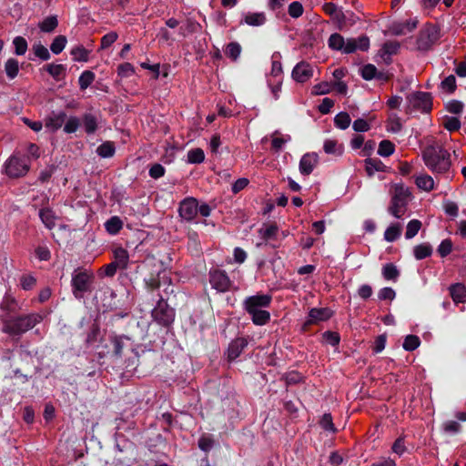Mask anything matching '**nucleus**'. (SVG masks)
Segmentation results:
<instances>
[{"mask_svg": "<svg viewBox=\"0 0 466 466\" xmlns=\"http://www.w3.org/2000/svg\"><path fill=\"white\" fill-rule=\"evenodd\" d=\"M421 157L425 166L434 174L445 175L451 167L450 152L436 141L424 147Z\"/></svg>", "mask_w": 466, "mask_h": 466, "instance_id": "nucleus-1", "label": "nucleus"}, {"mask_svg": "<svg viewBox=\"0 0 466 466\" xmlns=\"http://www.w3.org/2000/svg\"><path fill=\"white\" fill-rule=\"evenodd\" d=\"M270 302L271 296L269 295L251 296L244 301L245 309L251 316L255 325L262 326L269 321L270 313L264 308H268Z\"/></svg>", "mask_w": 466, "mask_h": 466, "instance_id": "nucleus-2", "label": "nucleus"}, {"mask_svg": "<svg viewBox=\"0 0 466 466\" xmlns=\"http://www.w3.org/2000/svg\"><path fill=\"white\" fill-rule=\"evenodd\" d=\"M43 320V316L39 313H30L22 315L3 322V332L11 336L21 335L33 329L36 324Z\"/></svg>", "mask_w": 466, "mask_h": 466, "instance_id": "nucleus-3", "label": "nucleus"}, {"mask_svg": "<svg viewBox=\"0 0 466 466\" xmlns=\"http://www.w3.org/2000/svg\"><path fill=\"white\" fill-rule=\"evenodd\" d=\"M390 196L388 210L396 218H400L407 211L411 193L403 184H394L391 186Z\"/></svg>", "mask_w": 466, "mask_h": 466, "instance_id": "nucleus-4", "label": "nucleus"}, {"mask_svg": "<svg viewBox=\"0 0 466 466\" xmlns=\"http://www.w3.org/2000/svg\"><path fill=\"white\" fill-rule=\"evenodd\" d=\"M94 278V274L89 270L78 268L75 271L72 277V287L76 298H82L85 292L90 290Z\"/></svg>", "mask_w": 466, "mask_h": 466, "instance_id": "nucleus-5", "label": "nucleus"}, {"mask_svg": "<svg viewBox=\"0 0 466 466\" xmlns=\"http://www.w3.org/2000/svg\"><path fill=\"white\" fill-rule=\"evenodd\" d=\"M152 317L158 324L168 327L175 319V310L161 298L152 310Z\"/></svg>", "mask_w": 466, "mask_h": 466, "instance_id": "nucleus-6", "label": "nucleus"}, {"mask_svg": "<svg viewBox=\"0 0 466 466\" xmlns=\"http://www.w3.org/2000/svg\"><path fill=\"white\" fill-rule=\"evenodd\" d=\"M440 31L434 25H426L417 38V47L420 50H429L439 39Z\"/></svg>", "mask_w": 466, "mask_h": 466, "instance_id": "nucleus-7", "label": "nucleus"}, {"mask_svg": "<svg viewBox=\"0 0 466 466\" xmlns=\"http://www.w3.org/2000/svg\"><path fill=\"white\" fill-rule=\"evenodd\" d=\"M29 168V164L15 156L11 157L5 164V173L11 178L25 176Z\"/></svg>", "mask_w": 466, "mask_h": 466, "instance_id": "nucleus-8", "label": "nucleus"}, {"mask_svg": "<svg viewBox=\"0 0 466 466\" xmlns=\"http://www.w3.org/2000/svg\"><path fill=\"white\" fill-rule=\"evenodd\" d=\"M209 281L212 287L219 292L228 291L231 285V281L225 271L219 269L210 272Z\"/></svg>", "mask_w": 466, "mask_h": 466, "instance_id": "nucleus-9", "label": "nucleus"}, {"mask_svg": "<svg viewBox=\"0 0 466 466\" xmlns=\"http://www.w3.org/2000/svg\"><path fill=\"white\" fill-rule=\"evenodd\" d=\"M409 100L414 107L423 112L431 109V97L428 93L415 92L409 96Z\"/></svg>", "mask_w": 466, "mask_h": 466, "instance_id": "nucleus-10", "label": "nucleus"}, {"mask_svg": "<svg viewBox=\"0 0 466 466\" xmlns=\"http://www.w3.org/2000/svg\"><path fill=\"white\" fill-rule=\"evenodd\" d=\"M179 215L186 220H192L198 214V201L194 198L184 199L179 206Z\"/></svg>", "mask_w": 466, "mask_h": 466, "instance_id": "nucleus-11", "label": "nucleus"}, {"mask_svg": "<svg viewBox=\"0 0 466 466\" xmlns=\"http://www.w3.org/2000/svg\"><path fill=\"white\" fill-rule=\"evenodd\" d=\"M313 75L312 66L306 62L299 63L292 71V77L299 83L308 81Z\"/></svg>", "mask_w": 466, "mask_h": 466, "instance_id": "nucleus-12", "label": "nucleus"}, {"mask_svg": "<svg viewBox=\"0 0 466 466\" xmlns=\"http://www.w3.org/2000/svg\"><path fill=\"white\" fill-rule=\"evenodd\" d=\"M248 340L245 338H236L228 345L227 350V360L231 362L235 360L247 347Z\"/></svg>", "mask_w": 466, "mask_h": 466, "instance_id": "nucleus-13", "label": "nucleus"}, {"mask_svg": "<svg viewBox=\"0 0 466 466\" xmlns=\"http://www.w3.org/2000/svg\"><path fill=\"white\" fill-rule=\"evenodd\" d=\"M319 157L315 153L305 154L299 161V171L301 174L309 175L318 165Z\"/></svg>", "mask_w": 466, "mask_h": 466, "instance_id": "nucleus-14", "label": "nucleus"}, {"mask_svg": "<svg viewBox=\"0 0 466 466\" xmlns=\"http://www.w3.org/2000/svg\"><path fill=\"white\" fill-rule=\"evenodd\" d=\"M332 315V312L328 308H314L309 313L308 324H316L319 321L328 320Z\"/></svg>", "mask_w": 466, "mask_h": 466, "instance_id": "nucleus-15", "label": "nucleus"}, {"mask_svg": "<svg viewBox=\"0 0 466 466\" xmlns=\"http://www.w3.org/2000/svg\"><path fill=\"white\" fill-rule=\"evenodd\" d=\"M125 340H128L127 337L125 336H113L110 339V349L107 350V354L115 358H120L123 353V348Z\"/></svg>", "mask_w": 466, "mask_h": 466, "instance_id": "nucleus-16", "label": "nucleus"}, {"mask_svg": "<svg viewBox=\"0 0 466 466\" xmlns=\"http://www.w3.org/2000/svg\"><path fill=\"white\" fill-rule=\"evenodd\" d=\"M452 300L458 303L466 302V287L462 283H455L449 288Z\"/></svg>", "mask_w": 466, "mask_h": 466, "instance_id": "nucleus-17", "label": "nucleus"}, {"mask_svg": "<svg viewBox=\"0 0 466 466\" xmlns=\"http://www.w3.org/2000/svg\"><path fill=\"white\" fill-rule=\"evenodd\" d=\"M414 182L420 189L426 192H431L435 187L433 177L426 173L416 176Z\"/></svg>", "mask_w": 466, "mask_h": 466, "instance_id": "nucleus-18", "label": "nucleus"}, {"mask_svg": "<svg viewBox=\"0 0 466 466\" xmlns=\"http://www.w3.org/2000/svg\"><path fill=\"white\" fill-rule=\"evenodd\" d=\"M386 166L378 158H367L365 160V170L369 177H372L375 172H383Z\"/></svg>", "mask_w": 466, "mask_h": 466, "instance_id": "nucleus-19", "label": "nucleus"}, {"mask_svg": "<svg viewBox=\"0 0 466 466\" xmlns=\"http://www.w3.org/2000/svg\"><path fill=\"white\" fill-rule=\"evenodd\" d=\"M66 118V115L64 112H60L57 115L50 116L46 119V127L49 128L52 131H56L60 128Z\"/></svg>", "mask_w": 466, "mask_h": 466, "instance_id": "nucleus-20", "label": "nucleus"}, {"mask_svg": "<svg viewBox=\"0 0 466 466\" xmlns=\"http://www.w3.org/2000/svg\"><path fill=\"white\" fill-rule=\"evenodd\" d=\"M279 228L276 223H267L259 229L258 233L265 241L274 239L277 237Z\"/></svg>", "mask_w": 466, "mask_h": 466, "instance_id": "nucleus-21", "label": "nucleus"}, {"mask_svg": "<svg viewBox=\"0 0 466 466\" xmlns=\"http://www.w3.org/2000/svg\"><path fill=\"white\" fill-rule=\"evenodd\" d=\"M39 217L42 222L46 225V228L52 229L56 226V221L57 219L54 211L50 208H43L39 212Z\"/></svg>", "mask_w": 466, "mask_h": 466, "instance_id": "nucleus-22", "label": "nucleus"}, {"mask_svg": "<svg viewBox=\"0 0 466 466\" xmlns=\"http://www.w3.org/2000/svg\"><path fill=\"white\" fill-rule=\"evenodd\" d=\"M114 262L119 268L124 269L127 267L129 257L127 251L123 248H117L114 250Z\"/></svg>", "mask_w": 466, "mask_h": 466, "instance_id": "nucleus-23", "label": "nucleus"}, {"mask_svg": "<svg viewBox=\"0 0 466 466\" xmlns=\"http://www.w3.org/2000/svg\"><path fill=\"white\" fill-rule=\"evenodd\" d=\"M46 70L56 80H60L66 75V67L62 64H48Z\"/></svg>", "mask_w": 466, "mask_h": 466, "instance_id": "nucleus-24", "label": "nucleus"}, {"mask_svg": "<svg viewBox=\"0 0 466 466\" xmlns=\"http://www.w3.org/2000/svg\"><path fill=\"white\" fill-rule=\"evenodd\" d=\"M266 16L263 13H248L245 15V23L248 25L258 26L265 23Z\"/></svg>", "mask_w": 466, "mask_h": 466, "instance_id": "nucleus-25", "label": "nucleus"}, {"mask_svg": "<svg viewBox=\"0 0 466 466\" xmlns=\"http://www.w3.org/2000/svg\"><path fill=\"white\" fill-rule=\"evenodd\" d=\"M323 148L327 154L341 155L343 151L342 145L339 144L338 141L334 139L326 140Z\"/></svg>", "mask_w": 466, "mask_h": 466, "instance_id": "nucleus-26", "label": "nucleus"}, {"mask_svg": "<svg viewBox=\"0 0 466 466\" xmlns=\"http://www.w3.org/2000/svg\"><path fill=\"white\" fill-rule=\"evenodd\" d=\"M414 256L417 259H423L425 258H428L432 253V248L428 243H423L420 245H418L414 248Z\"/></svg>", "mask_w": 466, "mask_h": 466, "instance_id": "nucleus-27", "label": "nucleus"}, {"mask_svg": "<svg viewBox=\"0 0 466 466\" xmlns=\"http://www.w3.org/2000/svg\"><path fill=\"white\" fill-rule=\"evenodd\" d=\"M106 229L110 234H116L123 227V222L118 217H112L105 224Z\"/></svg>", "mask_w": 466, "mask_h": 466, "instance_id": "nucleus-28", "label": "nucleus"}, {"mask_svg": "<svg viewBox=\"0 0 466 466\" xmlns=\"http://www.w3.org/2000/svg\"><path fill=\"white\" fill-rule=\"evenodd\" d=\"M115 151H116V148H115L114 143L110 142V141L104 142L96 149V153L101 157H113V155L115 154Z\"/></svg>", "mask_w": 466, "mask_h": 466, "instance_id": "nucleus-29", "label": "nucleus"}, {"mask_svg": "<svg viewBox=\"0 0 466 466\" xmlns=\"http://www.w3.org/2000/svg\"><path fill=\"white\" fill-rule=\"evenodd\" d=\"M417 26L416 21H407L402 24H398L393 26L395 35H405L411 32Z\"/></svg>", "mask_w": 466, "mask_h": 466, "instance_id": "nucleus-30", "label": "nucleus"}, {"mask_svg": "<svg viewBox=\"0 0 466 466\" xmlns=\"http://www.w3.org/2000/svg\"><path fill=\"white\" fill-rule=\"evenodd\" d=\"M323 11L331 16L333 19L340 20L344 17L343 13L338 9L337 5L333 3H326L322 7Z\"/></svg>", "mask_w": 466, "mask_h": 466, "instance_id": "nucleus-31", "label": "nucleus"}, {"mask_svg": "<svg viewBox=\"0 0 466 466\" xmlns=\"http://www.w3.org/2000/svg\"><path fill=\"white\" fill-rule=\"evenodd\" d=\"M66 43H67V39L65 35H57L53 40V42L50 46V49L54 54L58 55L64 50Z\"/></svg>", "mask_w": 466, "mask_h": 466, "instance_id": "nucleus-32", "label": "nucleus"}, {"mask_svg": "<svg viewBox=\"0 0 466 466\" xmlns=\"http://www.w3.org/2000/svg\"><path fill=\"white\" fill-rule=\"evenodd\" d=\"M401 232V227L400 224L390 225L384 233V238L387 241L392 242L396 240Z\"/></svg>", "mask_w": 466, "mask_h": 466, "instance_id": "nucleus-33", "label": "nucleus"}, {"mask_svg": "<svg viewBox=\"0 0 466 466\" xmlns=\"http://www.w3.org/2000/svg\"><path fill=\"white\" fill-rule=\"evenodd\" d=\"M57 25L58 22L56 16H48L39 24V28L43 32L50 33L57 27Z\"/></svg>", "mask_w": 466, "mask_h": 466, "instance_id": "nucleus-34", "label": "nucleus"}, {"mask_svg": "<svg viewBox=\"0 0 466 466\" xmlns=\"http://www.w3.org/2000/svg\"><path fill=\"white\" fill-rule=\"evenodd\" d=\"M395 146L390 140H382L378 148V154L381 157H390L394 153Z\"/></svg>", "mask_w": 466, "mask_h": 466, "instance_id": "nucleus-35", "label": "nucleus"}, {"mask_svg": "<svg viewBox=\"0 0 466 466\" xmlns=\"http://www.w3.org/2000/svg\"><path fill=\"white\" fill-rule=\"evenodd\" d=\"M350 121H351L350 116L346 112L339 113L334 118V123H335L336 127L340 129L348 128L350 125Z\"/></svg>", "mask_w": 466, "mask_h": 466, "instance_id": "nucleus-36", "label": "nucleus"}, {"mask_svg": "<svg viewBox=\"0 0 466 466\" xmlns=\"http://www.w3.org/2000/svg\"><path fill=\"white\" fill-rule=\"evenodd\" d=\"M382 274L387 280H395L399 277L400 272L395 265L388 263L383 267Z\"/></svg>", "mask_w": 466, "mask_h": 466, "instance_id": "nucleus-37", "label": "nucleus"}, {"mask_svg": "<svg viewBox=\"0 0 466 466\" xmlns=\"http://www.w3.org/2000/svg\"><path fill=\"white\" fill-rule=\"evenodd\" d=\"M71 55L75 61L86 62L88 60L89 52L82 46L74 47Z\"/></svg>", "mask_w": 466, "mask_h": 466, "instance_id": "nucleus-38", "label": "nucleus"}, {"mask_svg": "<svg viewBox=\"0 0 466 466\" xmlns=\"http://www.w3.org/2000/svg\"><path fill=\"white\" fill-rule=\"evenodd\" d=\"M84 127L86 133L92 134L97 128L96 118L91 114H86L83 118Z\"/></svg>", "mask_w": 466, "mask_h": 466, "instance_id": "nucleus-39", "label": "nucleus"}, {"mask_svg": "<svg viewBox=\"0 0 466 466\" xmlns=\"http://www.w3.org/2000/svg\"><path fill=\"white\" fill-rule=\"evenodd\" d=\"M205 159L204 151L201 148H195L187 153V161L192 164H200Z\"/></svg>", "mask_w": 466, "mask_h": 466, "instance_id": "nucleus-40", "label": "nucleus"}, {"mask_svg": "<svg viewBox=\"0 0 466 466\" xmlns=\"http://www.w3.org/2000/svg\"><path fill=\"white\" fill-rule=\"evenodd\" d=\"M420 228H421V222L420 220H418V219L410 220L407 225L405 237L407 238H412L413 237H415L418 234Z\"/></svg>", "mask_w": 466, "mask_h": 466, "instance_id": "nucleus-41", "label": "nucleus"}, {"mask_svg": "<svg viewBox=\"0 0 466 466\" xmlns=\"http://www.w3.org/2000/svg\"><path fill=\"white\" fill-rule=\"evenodd\" d=\"M95 79V75L93 72L91 71H85L81 74V76H79V86H80V89L82 90H85L94 81Z\"/></svg>", "mask_w": 466, "mask_h": 466, "instance_id": "nucleus-42", "label": "nucleus"}, {"mask_svg": "<svg viewBox=\"0 0 466 466\" xmlns=\"http://www.w3.org/2000/svg\"><path fill=\"white\" fill-rule=\"evenodd\" d=\"M420 340L416 335H408L403 342L404 350L412 351L420 346Z\"/></svg>", "mask_w": 466, "mask_h": 466, "instance_id": "nucleus-43", "label": "nucleus"}, {"mask_svg": "<svg viewBox=\"0 0 466 466\" xmlns=\"http://www.w3.org/2000/svg\"><path fill=\"white\" fill-rule=\"evenodd\" d=\"M344 45V38L339 34H332L329 36V46L330 48L335 50H343Z\"/></svg>", "mask_w": 466, "mask_h": 466, "instance_id": "nucleus-44", "label": "nucleus"}, {"mask_svg": "<svg viewBox=\"0 0 466 466\" xmlns=\"http://www.w3.org/2000/svg\"><path fill=\"white\" fill-rule=\"evenodd\" d=\"M15 52L17 56H23L27 50V42L22 36H16L14 41Z\"/></svg>", "mask_w": 466, "mask_h": 466, "instance_id": "nucleus-45", "label": "nucleus"}, {"mask_svg": "<svg viewBox=\"0 0 466 466\" xmlns=\"http://www.w3.org/2000/svg\"><path fill=\"white\" fill-rule=\"evenodd\" d=\"M332 90V84L329 82H321L312 87V94L315 96L326 95Z\"/></svg>", "mask_w": 466, "mask_h": 466, "instance_id": "nucleus-46", "label": "nucleus"}, {"mask_svg": "<svg viewBox=\"0 0 466 466\" xmlns=\"http://www.w3.org/2000/svg\"><path fill=\"white\" fill-rule=\"evenodd\" d=\"M19 70L18 62L15 59L10 58L5 63V72L10 78L17 76Z\"/></svg>", "mask_w": 466, "mask_h": 466, "instance_id": "nucleus-47", "label": "nucleus"}, {"mask_svg": "<svg viewBox=\"0 0 466 466\" xmlns=\"http://www.w3.org/2000/svg\"><path fill=\"white\" fill-rule=\"evenodd\" d=\"M240 51V46L238 43L232 42L227 46L225 54L231 59L236 60L239 56Z\"/></svg>", "mask_w": 466, "mask_h": 466, "instance_id": "nucleus-48", "label": "nucleus"}, {"mask_svg": "<svg viewBox=\"0 0 466 466\" xmlns=\"http://www.w3.org/2000/svg\"><path fill=\"white\" fill-rule=\"evenodd\" d=\"M36 283V279L31 275H23L20 278V285L23 289L30 290L32 289Z\"/></svg>", "mask_w": 466, "mask_h": 466, "instance_id": "nucleus-49", "label": "nucleus"}, {"mask_svg": "<svg viewBox=\"0 0 466 466\" xmlns=\"http://www.w3.org/2000/svg\"><path fill=\"white\" fill-rule=\"evenodd\" d=\"M33 51L34 54L42 60H48L50 58L48 49L41 44L35 45L33 46Z\"/></svg>", "mask_w": 466, "mask_h": 466, "instance_id": "nucleus-50", "label": "nucleus"}, {"mask_svg": "<svg viewBox=\"0 0 466 466\" xmlns=\"http://www.w3.org/2000/svg\"><path fill=\"white\" fill-rule=\"evenodd\" d=\"M452 250V242L451 239H444L438 248V253L441 258L448 256Z\"/></svg>", "mask_w": 466, "mask_h": 466, "instance_id": "nucleus-51", "label": "nucleus"}, {"mask_svg": "<svg viewBox=\"0 0 466 466\" xmlns=\"http://www.w3.org/2000/svg\"><path fill=\"white\" fill-rule=\"evenodd\" d=\"M441 87L448 93H453L456 89L455 76L451 75L441 82Z\"/></svg>", "mask_w": 466, "mask_h": 466, "instance_id": "nucleus-52", "label": "nucleus"}, {"mask_svg": "<svg viewBox=\"0 0 466 466\" xmlns=\"http://www.w3.org/2000/svg\"><path fill=\"white\" fill-rule=\"evenodd\" d=\"M377 68L371 64L364 66L361 69V76L366 80H371L376 76Z\"/></svg>", "mask_w": 466, "mask_h": 466, "instance_id": "nucleus-53", "label": "nucleus"}, {"mask_svg": "<svg viewBox=\"0 0 466 466\" xmlns=\"http://www.w3.org/2000/svg\"><path fill=\"white\" fill-rule=\"evenodd\" d=\"M322 336L324 341L329 345L337 346L339 343L340 337L337 332L326 331Z\"/></svg>", "mask_w": 466, "mask_h": 466, "instance_id": "nucleus-54", "label": "nucleus"}, {"mask_svg": "<svg viewBox=\"0 0 466 466\" xmlns=\"http://www.w3.org/2000/svg\"><path fill=\"white\" fill-rule=\"evenodd\" d=\"M118 35L116 32H110L106 35H105L101 38V48L106 49L109 47L113 43H115L117 39Z\"/></svg>", "mask_w": 466, "mask_h": 466, "instance_id": "nucleus-55", "label": "nucleus"}, {"mask_svg": "<svg viewBox=\"0 0 466 466\" xmlns=\"http://www.w3.org/2000/svg\"><path fill=\"white\" fill-rule=\"evenodd\" d=\"M321 427L326 430L334 432L336 431L333 421L332 416L330 413H325L320 420Z\"/></svg>", "mask_w": 466, "mask_h": 466, "instance_id": "nucleus-56", "label": "nucleus"}, {"mask_svg": "<svg viewBox=\"0 0 466 466\" xmlns=\"http://www.w3.org/2000/svg\"><path fill=\"white\" fill-rule=\"evenodd\" d=\"M303 14V6L299 2H293L289 6V15L291 17L298 18Z\"/></svg>", "mask_w": 466, "mask_h": 466, "instance_id": "nucleus-57", "label": "nucleus"}, {"mask_svg": "<svg viewBox=\"0 0 466 466\" xmlns=\"http://www.w3.org/2000/svg\"><path fill=\"white\" fill-rule=\"evenodd\" d=\"M443 126L451 132L457 131L461 128V121L457 117H448L444 121Z\"/></svg>", "mask_w": 466, "mask_h": 466, "instance_id": "nucleus-58", "label": "nucleus"}, {"mask_svg": "<svg viewBox=\"0 0 466 466\" xmlns=\"http://www.w3.org/2000/svg\"><path fill=\"white\" fill-rule=\"evenodd\" d=\"M280 133L279 131H275L272 135L271 147L275 151H279L282 146L287 142V139L279 137Z\"/></svg>", "mask_w": 466, "mask_h": 466, "instance_id": "nucleus-59", "label": "nucleus"}, {"mask_svg": "<svg viewBox=\"0 0 466 466\" xmlns=\"http://www.w3.org/2000/svg\"><path fill=\"white\" fill-rule=\"evenodd\" d=\"M79 127V120L76 116H71L68 118L66 123L65 124L64 130L66 133H74Z\"/></svg>", "mask_w": 466, "mask_h": 466, "instance_id": "nucleus-60", "label": "nucleus"}, {"mask_svg": "<svg viewBox=\"0 0 466 466\" xmlns=\"http://www.w3.org/2000/svg\"><path fill=\"white\" fill-rule=\"evenodd\" d=\"M400 44L397 41H388L383 45V51L388 55H394L398 52Z\"/></svg>", "mask_w": 466, "mask_h": 466, "instance_id": "nucleus-61", "label": "nucleus"}, {"mask_svg": "<svg viewBox=\"0 0 466 466\" xmlns=\"http://www.w3.org/2000/svg\"><path fill=\"white\" fill-rule=\"evenodd\" d=\"M164 174H165V168L160 164H154L149 169L150 177L155 179L163 177Z\"/></svg>", "mask_w": 466, "mask_h": 466, "instance_id": "nucleus-62", "label": "nucleus"}, {"mask_svg": "<svg viewBox=\"0 0 466 466\" xmlns=\"http://www.w3.org/2000/svg\"><path fill=\"white\" fill-rule=\"evenodd\" d=\"M214 444V441L210 437L202 436L198 441V447L204 451H209Z\"/></svg>", "mask_w": 466, "mask_h": 466, "instance_id": "nucleus-63", "label": "nucleus"}, {"mask_svg": "<svg viewBox=\"0 0 466 466\" xmlns=\"http://www.w3.org/2000/svg\"><path fill=\"white\" fill-rule=\"evenodd\" d=\"M334 106V101L329 97H326L322 100L321 104L319 106V111L321 114H328L330 109Z\"/></svg>", "mask_w": 466, "mask_h": 466, "instance_id": "nucleus-64", "label": "nucleus"}]
</instances>
